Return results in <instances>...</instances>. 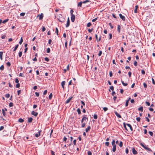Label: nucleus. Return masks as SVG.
Listing matches in <instances>:
<instances>
[{
    "label": "nucleus",
    "mask_w": 155,
    "mask_h": 155,
    "mask_svg": "<svg viewBox=\"0 0 155 155\" xmlns=\"http://www.w3.org/2000/svg\"><path fill=\"white\" fill-rule=\"evenodd\" d=\"M88 120V118L86 117V115H83L81 121L82 127H84L85 126L86 124V122H87Z\"/></svg>",
    "instance_id": "nucleus-1"
},
{
    "label": "nucleus",
    "mask_w": 155,
    "mask_h": 155,
    "mask_svg": "<svg viewBox=\"0 0 155 155\" xmlns=\"http://www.w3.org/2000/svg\"><path fill=\"white\" fill-rule=\"evenodd\" d=\"M57 18L59 22L61 23L64 22V18L62 17L61 15H59L57 17Z\"/></svg>",
    "instance_id": "nucleus-2"
},
{
    "label": "nucleus",
    "mask_w": 155,
    "mask_h": 155,
    "mask_svg": "<svg viewBox=\"0 0 155 155\" xmlns=\"http://www.w3.org/2000/svg\"><path fill=\"white\" fill-rule=\"evenodd\" d=\"M140 144V145L146 150H147L149 151H152V150L150 148L144 145V143H141Z\"/></svg>",
    "instance_id": "nucleus-3"
},
{
    "label": "nucleus",
    "mask_w": 155,
    "mask_h": 155,
    "mask_svg": "<svg viewBox=\"0 0 155 155\" xmlns=\"http://www.w3.org/2000/svg\"><path fill=\"white\" fill-rule=\"evenodd\" d=\"M69 147V150L71 151H73L74 145L71 144V142L68 145Z\"/></svg>",
    "instance_id": "nucleus-4"
},
{
    "label": "nucleus",
    "mask_w": 155,
    "mask_h": 155,
    "mask_svg": "<svg viewBox=\"0 0 155 155\" xmlns=\"http://www.w3.org/2000/svg\"><path fill=\"white\" fill-rule=\"evenodd\" d=\"M71 21L72 22H74L75 21V16L74 14L71 15Z\"/></svg>",
    "instance_id": "nucleus-5"
},
{
    "label": "nucleus",
    "mask_w": 155,
    "mask_h": 155,
    "mask_svg": "<svg viewBox=\"0 0 155 155\" xmlns=\"http://www.w3.org/2000/svg\"><path fill=\"white\" fill-rule=\"evenodd\" d=\"M119 16L121 19H122V20L123 21H125V18L124 16L123 15L121 14H119Z\"/></svg>",
    "instance_id": "nucleus-6"
},
{
    "label": "nucleus",
    "mask_w": 155,
    "mask_h": 155,
    "mask_svg": "<svg viewBox=\"0 0 155 155\" xmlns=\"http://www.w3.org/2000/svg\"><path fill=\"white\" fill-rule=\"evenodd\" d=\"M132 151L133 154L134 155L137 154L138 153L137 151L135 150L134 148H132Z\"/></svg>",
    "instance_id": "nucleus-7"
},
{
    "label": "nucleus",
    "mask_w": 155,
    "mask_h": 155,
    "mask_svg": "<svg viewBox=\"0 0 155 155\" xmlns=\"http://www.w3.org/2000/svg\"><path fill=\"white\" fill-rule=\"evenodd\" d=\"M70 20H69V18L68 17V18L67 23L66 25V27H68L70 25Z\"/></svg>",
    "instance_id": "nucleus-8"
},
{
    "label": "nucleus",
    "mask_w": 155,
    "mask_h": 155,
    "mask_svg": "<svg viewBox=\"0 0 155 155\" xmlns=\"http://www.w3.org/2000/svg\"><path fill=\"white\" fill-rule=\"evenodd\" d=\"M38 16H39V19L40 20H41L43 19V17H44L43 14V13H41L40 14V15H38Z\"/></svg>",
    "instance_id": "nucleus-9"
},
{
    "label": "nucleus",
    "mask_w": 155,
    "mask_h": 155,
    "mask_svg": "<svg viewBox=\"0 0 155 155\" xmlns=\"http://www.w3.org/2000/svg\"><path fill=\"white\" fill-rule=\"evenodd\" d=\"M31 114L32 115L36 117L38 115V113L37 112H35L34 111H33L31 112Z\"/></svg>",
    "instance_id": "nucleus-10"
},
{
    "label": "nucleus",
    "mask_w": 155,
    "mask_h": 155,
    "mask_svg": "<svg viewBox=\"0 0 155 155\" xmlns=\"http://www.w3.org/2000/svg\"><path fill=\"white\" fill-rule=\"evenodd\" d=\"M118 118H121V115L119 114L117 112L115 111L114 112Z\"/></svg>",
    "instance_id": "nucleus-11"
},
{
    "label": "nucleus",
    "mask_w": 155,
    "mask_h": 155,
    "mask_svg": "<svg viewBox=\"0 0 155 155\" xmlns=\"http://www.w3.org/2000/svg\"><path fill=\"white\" fill-rule=\"evenodd\" d=\"M72 97H70L66 101L65 103L66 104H68V103L72 99Z\"/></svg>",
    "instance_id": "nucleus-12"
},
{
    "label": "nucleus",
    "mask_w": 155,
    "mask_h": 155,
    "mask_svg": "<svg viewBox=\"0 0 155 155\" xmlns=\"http://www.w3.org/2000/svg\"><path fill=\"white\" fill-rule=\"evenodd\" d=\"M65 84V81H63L61 83V85L63 88H64V86Z\"/></svg>",
    "instance_id": "nucleus-13"
},
{
    "label": "nucleus",
    "mask_w": 155,
    "mask_h": 155,
    "mask_svg": "<svg viewBox=\"0 0 155 155\" xmlns=\"http://www.w3.org/2000/svg\"><path fill=\"white\" fill-rule=\"evenodd\" d=\"M69 64H68L67 67L66 68L64 69V73H65L69 69Z\"/></svg>",
    "instance_id": "nucleus-14"
},
{
    "label": "nucleus",
    "mask_w": 155,
    "mask_h": 155,
    "mask_svg": "<svg viewBox=\"0 0 155 155\" xmlns=\"http://www.w3.org/2000/svg\"><path fill=\"white\" fill-rule=\"evenodd\" d=\"M127 125L129 127L130 130H133V128L131 125L129 124H127Z\"/></svg>",
    "instance_id": "nucleus-15"
},
{
    "label": "nucleus",
    "mask_w": 155,
    "mask_h": 155,
    "mask_svg": "<svg viewBox=\"0 0 155 155\" xmlns=\"http://www.w3.org/2000/svg\"><path fill=\"white\" fill-rule=\"evenodd\" d=\"M138 110L139 111H140L141 112H143V107L142 106H141L139 107L138 109Z\"/></svg>",
    "instance_id": "nucleus-16"
},
{
    "label": "nucleus",
    "mask_w": 155,
    "mask_h": 155,
    "mask_svg": "<svg viewBox=\"0 0 155 155\" xmlns=\"http://www.w3.org/2000/svg\"><path fill=\"white\" fill-rule=\"evenodd\" d=\"M91 129V127L89 126H88L87 128H86L85 129L86 131L87 132H88L89 130H90Z\"/></svg>",
    "instance_id": "nucleus-17"
},
{
    "label": "nucleus",
    "mask_w": 155,
    "mask_h": 155,
    "mask_svg": "<svg viewBox=\"0 0 155 155\" xmlns=\"http://www.w3.org/2000/svg\"><path fill=\"white\" fill-rule=\"evenodd\" d=\"M40 132H41V131H39L38 132V133H37V134H35V136L37 137H38L39 136H40Z\"/></svg>",
    "instance_id": "nucleus-18"
},
{
    "label": "nucleus",
    "mask_w": 155,
    "mask_h": 155,
    "mask_svg": "<svg viewBox=\"0 0 155 155\" xmlns=\"http://www.w3.org/2000/svg\"><path fill=\"white\" fill-rule=\"evenodd\" d=\"M138 6L137 5H136L135 7V9L134 11V13H136L137 12V10L138 8Z\"/></svg>",
    "instance_id": "nucleus-19"
},
{
    "label": "nucleus",
    "mask_w": 155,
    "mask_h": 155,
    "mask_svg": "<svg viewBox=\"0 0 155 155\" xmlns=\"http://www.w3.org/2000/svg\"><path fill=\"white\" fill-rule=\"evenodd\" d=\"M82 2V3H84V4H85L87 2H89L90 3V4L91 3V2L90 1L88 0H86L83 2Z\"/></svg>",
    "instance_id": "nucleus-20"
},
{
    "label": "nucleus",
    "mask_w": 155,
    "mask_h": 155,
    "mask_svg": "<svg viewBox=\"0 0 155 155\" xmlns=\"http://www.w3.org/2000/svg\"><path fill=\"white\" fill-rule=\"evenodd\" d=\"M33 120L32 117H29L28 119V123H31Z\"/></svg>",
    "instance_id": "nucleus-21"
},
{
    "label": "nucleus",
    "mask_w": 155,
    "mask_h": 155,
    "mask_svg": "<svg viewBox=\"0 0 155 155\" xmlns=\"http://www.w3.org/2000/svg\"><path fill=\"white\" fill-rule=\"evenodd\" d=\"M18 44L15 47L14 50H13V51H15L16 50V49H17V48H18Z\"/></svg>",
    "instance_id": "nucleus-22"
},
{
    "label": "nucleus",
    "mask_w": 155,
    "mask_h": 155,
    "mask_svg": "<svg viewBox=\"0 0 155 155\" xmlns=\"http://www.w3.org/2000/svg\"><path fill=\"white\" fill-rule=\"evenodd\" d=\"M116 150V146H113L112 151L115 152Z\"/></svg>",
    "instance_id": "nucleus-23"
},
{
    "label": "nucleus",
    "mask_w": 155,
    "mask_h": 155,
    "mask_svg": "<svg viewBox=\"0 0 155 155\" xmlns=\"http://www.w3.org/2000/svg\"><path fill=\"white\" fill-rule=\"evenodd\" d=\"M3 55V52L2 51L0 52V58L2 60V57Z\"/></svg>",
    "instance_id": "nucleus-24"
},
{
    "label": "nucleus",
    "mask_w": 155,
    "mask_h": 155,
    "mask_svg": "<svg viewBox=\"0 0 155 155\" xmlns=\"http://www.w3.org/2000/svg\"><path fill=\"white\" fill-rule=\"evenodd\" d=\"M115 141L114 140H113L112 142V146H116V145L115 144Z\"/></svg>",
    "instance_id": "nucleus-25"
},
{
    "label": "nucleus",
    "mask_w": 155,
    "mask_h": 155,
    "mask_svg": "<svg viewBox=\"0 0 155 155\" xmlns=\"http://www.w3.org/2000/svg\"><path fill=\"white\" fill-rule=\"evenodd\" d=\"M121 83H122V84H123V85L124 86H127V83H125L124 81H123L122 80H121Z\"/></svg>",
    "instance_id": "nucleus-26"
},
{
    "label": "nucleus",
    "mask_w": 155,
    "mask_h": 155,
    "mask_svg": "<svg viewBox=\"0 0 155 155\" xmlns=\"http://www.w3.org/2000/svg\"><path fill=\"white\" fill-rule=\"evenodd\" d=\"M18 121L21 123H22L24 121V120L22 118H20L18 120Z\"/></svg>",
    "instance_id": "nucleus-27"
},
{
    "label": "nucleus",
    "mask_w": 155,
    "mask_h": 155,
    "mask_svg": "<svg viewBox=\"0 0 155 155\" xmlns=\"http://www.w3.org/2000/svg\"><path fill=\"white\" fill-rule=\"evenodd\" d=\"M52 97V93H51L49 96V98L50 100H51Z\"/></svg>",
    "instance_id": "nucleus-28"
},
{
    "label": "nucleus",
    "mask_w": 155,
    "mask_h": 155,
    "mask_svg": "<svg viewBox=\"0 0 155 155\" xmlns=\"http://www.w3.org/2000/svg\"><path fill=\"white\" fill-rule=\"evenodd\" d=\"M77 112L78 113V114H81V110L79 108H78L77 110Z\"/></svg>",
    "instance_id": "nucleus-29"
},
{
    "label": "nucleus",
    "mask_w": 155,
    "mask_h": 155,
    "mask_svg": "<svg viewBox=\"0 0 155 155\" xmlns=\"http://www.w3.org/2000/svg\"><path fill=\"white\" fill-rule=\"evenodd\" d=\"M82 4V2H81L78 3V7H81V6Z\"/></svg>",
    "instance_id": "nucleus-30"
},
{
    "label": "nucleus",
    "mask_w": 155,
    "mask_h": 155,
    "mask_svg": "<svg viewBox=\"0 0 155 155\" xmlns=\"http://www.w3.org/2000/svg\"><path fill=\"white\" fill-rule=\"evenodd\" d=\"M8 21V19H6L4 20L2 22V23H5L6 22H7Z\"/></svg>",
    "instance_id": "nucleus-31"
},
{
    "label": "nucleus",
    "mask_w": 155,
    "mask_h": 155,
    "mask_svg": "<svg viewBox=\"0 0 155 155\" xmlns=\"http://www.w3.org/2000/svg\"><path fill=\"white\" fill-rule=\"evenodd\" d=\"M55 33L57 34V35H58V30L57 28H55Z\"/></svg>",
    "instance_id": "nucleus-32"
},
{
    "label": "nucleus",
    "mask_w": 155,
    "mask_h": 155,
    "mask_svg": "<svg viewBox=\"0 0 155 155\" xmlns=\"http://www.w3.org/2000/svg\"><path fill=\"white\" fill-rule=\"evenodd\" d=\"M23 40L22 38L21 37V39H20V41L19 42V44L20 45H21L22 44V42H23Z\"/></svg>",
    "instance_id": "nucleus-33"
},
{
    "label": "nucleus",
    "mask_w": 155,
    "mask_h": 155,
    "mask_svg": "<svg viewBox=\"0 0 155 155\" xmlns=\"http://www.w3.org/2000/svg\"><path fill=\"white\" fill-rule=\"evenodd\" d=\"M91 25V22L88 23L87 25V27H89Z\"/></svg>",
    "instance_id": "nucleus-34"
},
{
    "label": "nucleus",
    "mask_w": 155,
    "mask_h": 155,
    "mask_svg": "<svg viewBox=\"0 0 155 155\" xmlns=\"http://www.w3.org/2000/svg\"><path fill=\"white\" fill-rule=\"evenodd\" d=\"M102 53V51H99V53L98 54V56H100L101 55Z\"/></svg>",
    "instance_id": "nucleus-35"
},
{
    "label": "nucleus",
    "mask_w": 155,
    "mask_h": 155,
    "mask_svg": "<svg viewBox=\"0 0 155 155\" xmlns=\"http://www.w3.org/2000/svg\"><path fill=\"white\" fill-rule=\"evenodd\" d=\"M5 97L7 98H8L10 97V94H7L5 95Z\"/></svg>",
    "instance_id": "nucleus-36"
},
{
    "label": "nucleus",
    "mask_w": 155,
    "mask_h": 155,
    "mask_svg": "<svg viewBox=\"0 0 155 155\" xmlns=\"http://www.w3.org/2000/svg\"><path fill=\"white\" fill-rule=\"evenodd\" d=\"M120 26L119 25H118V27H117V30L119 33L120 32Z\"/></svg>",
    "instance_id": "nucleus-37"
},
{
    "label": "nucleus",
    "mask_w": 155,
    "mask_h": 155,
    "mask_svg": "<svg viewBox=\"0 0 155 155\" xmlns=\"http://www.w3.org/2000/svg\"><path fill=\"white\" fill-rule=\"evenodd\" d=\"M94 118L95 119H97V114H94Z\"/></svg>",
    "instance_id": "nucleus-38"
},
{
    "label": "nucleus",
    "mask_w": 155,
    "mask_h": 155,
    "mask_svg": "<svg viewBox=\"0 0 155 155\" xmlns=\"http://www.w3.org/2000/svg\"><path fill=\"white\" fill-rule=\"evenodd\" d=\"M143 85L145 88H146L147 87V85L145 83H143Z\"/></svg>",
    "instance_id": "nucleus-39"
},
{
    "label": "nucleus",
    "mask_w": 155,
    "mask_h": 155,
    "mask_svg": "<svg viewBox=\"0 0 155 155\" xmlns=\"http://www.w3.org/2000/svg\"><path fill=\"white\" fill-rule=\"evenodd\" d=\"M103 109L104 112L107 111L108 109V108L107 107H104L103 108Z\"/></svg>",
    "instance_id": "nucleus-40"
},
{
    "label": "nucleus",
    "mask_w": 155,
    "mask_h": 155,
    "mask_svg": "<svg viewBox=\"0 0 155 155\" xmlns=\"http://www.w3.org/2000/svg\"><path fill=\"white\" fill-rule=\"evenodd\" d=\"M123 142L122 141H120V143L119 144L120 147H122L123 146Z\"/></svg>",
    "instance_id": "nucleus-41"
},
{
    "label": "nucleus",
    "mask_w": 155,
    "mask_h": 155,
    "mask_svg": "<svg viewBox=\"0 0 155 155\" xmlns=\"http://www.w3.org/2000/svg\"><path fill=\"white\" fill-rule=\"evenodd\" d=\"M4 66L3 65H2L0 67V70H4Z\"/></svg>",
    "instance_id": "nucleus-42"
},
{
    "label": "nucleus",
    "mask_w": 155,
    "mask_h": 155,
    "mask_svg": "<svg viewBox=\"0 0 155 155\" xmlns=\"http://www.w3.org/2000/svg\"><path fill=\"white\" fill-rule=\"evenodd\" d=\"M128 103H129V101H128L126 100V103H125V106L126 107H127L128 106Z\"/></svg>",
    "instance_id": "nucleus-43"
},
{
    "label": "nucleus",
    "mask_w": 155,
    "mask_h": 155,
    "mask_svg": "<svg viewBox=\"0 0 155 155\" xmlns=\"http://www.w3.org/2000/svg\"><path fill=\"white\" fill-rule=\"evenodd\" d=\"M123 124H124V127L125 129L127 131H128V130L127 129V127H126V125L125 123H123Z\"/></svg>",
    "instance_id": "nucleus-44"
},
{
    "label": "nucleus",
    "mask_w": 155,
    "mask_h": 155,
    "mask_svg": "<svg viewBox=\"0 0 155 155\" xmlns=\"http://www.w3.org/2000/svg\"><path fill=\"white\" fill-rule=\"evenodd\" d=\"M2 113L3 116H5L6 114H5L4 109H3L2 110Z\"/></svg>",
    "instance_id": "nucleus-45"
},
{
    "label": "nucleus",
    "mask_w": 155,
    "mask_h": 155,
    "mask_svg": "<svg viewBox=\"0 0 155 155\" xmlns=\"http://www.w3.org/2000/svg\"><path fill=\"white\" fill-rule=\"evenodd\" d=\"M13 105V104L12 102H10L9 104V106L10 107H12Z\"/></svg>",
    "instance_id": "nucleus-46"
},
{
    "label": "nucleus",
    "mask_w": 155,
    "mask_h": 155,
    "mask_svg": "<svg viewBox=\"0 0 155 155\" xmlns=\"http://www.w3.org/2000/svg\"><path fill=\"white\" fill-rule=\"evenodd\" d=\"M25 15V13L22 12L20 13V15L21 16H24Z\"/></svg>",
    "instance_id": "nucleus-47"
},
{
    "label": "nucleus",
    "mask_w": 155,
    "mask_h": 155,
    "mask_svg": "<svg viewBox=\"0 0 155 155\" xmlns=\"http://www.w3.org/2000/svg\"><path fill=\"white\" fill-rule=\"evenodd\" d=\"M137 63L136 61H134V65L135 66H136L137 65Z\"/></svg>",
    "instance_id": "nucleus-48"
},
{
    "label": "nucleus",
    "mask_w": 155,
    "mask_h": 155,
    "mask_svg": "<svg viewBox=\"0 0 155 155\" xmlns=\"http://www.w3.org/2000/svg\"><path fill=\"white\" fill-rule=\"evenodd\" d=\"M149 134L152 136H153V133L151 131H149Z\"/></svg>",
    "instance_id": "nucleus-49"
},
{
    "label": "nucleus",
    "mask_w": 155,
    "mask_h": 155,
    "mask_svg": "<svg viewBox=\"0 0 155 155\" xmlns=\"http://www.w3.org/2000/svg\"><path fill=\"white\" fill-rule=\"evenodd\" d=\"M50 52V49L49 48H48L47 50V53H49Z\"/></svg>",
    "instance_id": "nucleus-50"
},
{
    "label": "nucleus",
    "mask_w": 155,
    "mask_h": 155,
    "mask_svg": "<svg viewBox=\"0 0 155 155\" xmlns=\"http://www.w3.org/2000/svg\"><path fill=\"white\" fill-rule=\"evenodd\" d=\"M22 54V52L20 51L19 53V56L20 57L21 56Z\"/></svg>",
    "instance_id": "nucleus-51"
},
{
    "label": "nucleus",
    "mask_w": 155,
    "mask_h": 155,
    "mask_svg": "<svg viewBox=\"0 0 155 155\" xmlns=\"http://www.w3.org/2000/svg\"><path fill=\"white\" fill-rule=\"evenodd\" d=\"M15 82L16 83H19V80L17 78H16L15 79Z\"/></svg>",
    "instance_id": "nucleus-52"
},
{
    "label": "nucleus",
    "mask_w": 155,
    "mask_h": 155,
    "mask_svg": "<svg viewBox=\"0 0 155 155\" xmlns=\"http://www.w3.org/2000/svg\"><path fill=\"white\" fill-rule=\"evenodd\" d=\"M141 73L143 74H145V72L144 70L143 69L141 70Z\"/></svg>",
    "instance_id": "nucleus-53"
},
{
    "label": "nucleus",
    "mask_w": 155,
    "mask_h": 155,
    "mask_svg": "<svg viewBox=\"0 0 155 155\" xmlns=\"http://www.w3.org/2000/svg\"><path fill=\"white\" fill-rule=\"evenodd\" d=\"M20 84L18 83H17V84H16V88H18L19 87H20Z\"/></svg>",
    "instance_id": "nucleus-54"
},
{
    "label": "nucleus",
    "mask_w": 155,
    "mask_h": 155,
    "mask_svg": "<svg viewBox=\"0 0 155 155\" xmlns=\"http://www.w3.org/2000/svg\"><path fill=\"white\" fill-rule=\"evenodd\" d=\"M45 60L47 62L48 61H49V58L47 57H46L45 58Z\"/></svg>",
    "instance_id": "nucleus-55"
},
{
    "label": "nucleus",
    "mask_w": 155,
    "mask_h": 155,
    "mask_svg": "<svg viewBox=\"0 0 155 155\" xmlns=\"http://www.w3.org/2000/svg\"><path fill=\"white\" fill-rule=\"evenodd\" d=\"M110 88L113 91L114 90V87L113 86H110Z\"/></svg>",
    "instance_id": "nucleus-56"
},
{
    "label": "nucleus",
    "mask_w": 155,
    "mask_h": 155,
    "mask_svg": "<svg viewBox=\"0 0 155 155\" xmlns=\"http://www.w3.org/2000/svg\"><path fill=\"white\" fill-rule=\"evenodd\" d=\"M46 30V28L45 27H43L42 28V31L43 32L45 31Z\"/></svg>",
    "instance_id": "nucleus-57"
},
{
    "label": "nucleus",
    "mask_w": 155,
    "mask_h": 155,
    "mask_svg": "<svg viewBox=\"0 0 155 155\" xmlns=\"http://www.w3.org/2000/svg\"><path fill=\"white\" fill-rule=\"evenodd\" d=\"M140 117H137L136 118V120L138 122H139L140 121Z\"/></svg>",
    "instance_id": "nucleus-58"
},
{
    "label": "nucleus",
    "mask_w": 155,
    "mask_h": 155,
    "mask_svg": "<svg viewBox=\"0 0 155 155\" xmlns=\"http://www.w3.org/2000/svg\"><path fill=\"white\" fill-rule=\"evenodd\" d=\"M88 155H92V153L91 151H89L87 152Z\"/></svg>",
    "instance_id": "nucleus-59"
},
{
    "label": "nucleus",
    "mask_w": 155,
    "mask_h": 155,
    "mask_svg": "<svg viewBox=\"0 0 155 155\" xmlns=\"http://www.w3.org/2000/svg\"><path fill=\"white\" fill-rule=\"evenodd\" d=\"M152 83L153 84H155V82L154 80V79L153 78H152Z\"/></svg>",
    "instance_id": "nucleus-60"
},
{
    "label": "nucleus",
    "mask_w": 155,
    "mask_h": 155,
    "mask_svg": "<svg viewBox=\"0 0 155 155\" xmlns=\"http://www.w3.org/2000/svg\"><path fill=\"white\" fill-rule=\"evenodd\" d=\"M93 30V28H92L91 29H88V31H89V32L90 33Z\"/></svg>",
    "instance_id": "nucleus-61"
},
{
    "label": "nucleus",
    "mask_w": 155,
    "mask_h": 155,
    "mask_svg": "<svg viewBox=\"0 0 155 155\" xmlns=\"http://www.w3.org/2000/svg\"><path fill=\"white\" fill-rule=\"evenodd\" d=\"M4 128V126H1L0 127V131H1Z\"/></svg>",
    "instance_id": "nucleus-62"
},
{
    "label": "nucleus",
    "mask_w": 155,
    "mask_h": 155,
    "mask_svg": "<svg viewBox=\"0 0 155 155\" xmlns=\"http://www.w3.org/2000/svg\"><path fill=\"white\" fill-rule=\"evenodd\" d=\"M146 104L148 106H149L150 105V103L146 101Z\"/></svg>",
    "instance_id": "nucleus-63"
},
{
    "label": "nucleus",
    "mask_w": 155,
    "mask_h": 155,
    "mask_svg": "<svg viewBox=\"0 0 155 155\" xmlns=\"http://www.w3.org/2000/svg\"><path fill=\"white\" fill-rule=\"evenodd\" d=\"M47 90H45L44 91L43 94L44 95H45L47 93Z\"/></svg>",
    "instance_id": "nucleus-64"
}]
</instances>
